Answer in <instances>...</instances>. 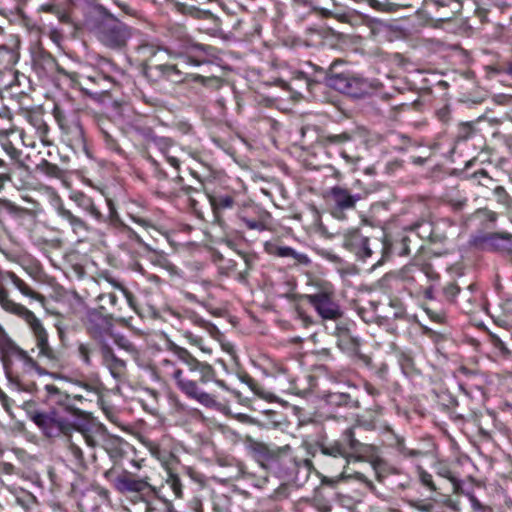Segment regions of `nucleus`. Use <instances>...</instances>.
Returning <instances> with one entry per match:
<instances>
[{
  "instance_id": "obj_27",
  "label": "nucleus",
  "mask_w": 512,
  "mask_h": 512,
  "mask_svg": "<svg viewBox=\"0 0 512 512\" xmlns=\"http://www.w3.org/2000/svg\"><path fill=\"white\" fill-rule=\"evenodd\" d=\"M171 351L182 363L187 365L191 372H199L202 383H207L214 378L215 370L212 365L199 361L186 348L173 344Z\"/></svg>"
},
{
  "instance_id": "obj_39",
  "label": "nucleus",
  "mask_w": 512,
  "mask_h": 512,
  "mask_svg": "<svg viewBox=\"0 0 512 512\" xmlns=\"http://www.w3.org/2000/svg\"><path fill=\"white\" fill-rule=\"evenodd\" d=\"M0 280L1 281H9L13 284V286L19 290V292L31 299L43 302L45 300V297L33 290L23 279H21L18 275H16L12 271H6L4 273H0Z\"/></svg>"
},
{
  "instance_id": "obj_22",
  "label": "nucleus",
  "mask_w": 512,
  "mask_h": 512,
  "mask_svg": "<svg viewBox=\"0 0 512 512\" xmlns=\"http://www.w3.org/2000/svg\"><path fill=\"white\" fill-rule=\"evenodd\" d=\"M328 199L331 215L338 220H344L347 212L355 209L360 196L352 194L347 188L334 186L328 193Z\"/></svg>"
},
{
  "instance_id": "obj_55",
  "label": "nucleus",
  "mask_w": 512,
  "mask_h": 512,
  "mask_svg": "<svg viewBox=\"0 0 512 512\" xmlns=\"http://www.w3.org/2000/svg\"><path fill=\"white\" fill-rule=\"evenodd\" d=\"M37 170L50 178L58 179V178H61L63 175L62 169L57 164L51 163L45 159H43L37 165Z\"/></svg>"
},
{
  "instance_id": "obj_53",
  "label": "nucleus",
  "mask_w": 512,
  "mask_h": 512,
  "mask_svg": "<svg viewBox=\"0 0 512 512\" xmlns=\"http://www.w3.org/2000/svg\"><path fill=\"white\" fill-rule=\"evenodd\" d=\"M0 145H1V148L3 149V151L5 152V154L15 163V164H18L20 166H23L24 163L22 161V151L20 149H18L14 144L13 142L8 139V138H5L3 140H1L0 142Z\"/></svg>"
},
{
  "instance_id": "obj_56",
  "label": "nucleus",
  "mask_w": 512,
  "mask_h": 512,
  "mask_svg": "<svg viewBox=\"0 0 512 512\" xmlns=\"http://www.w3.org/2000/svg\"><path fill=\"white\" fill-rule=\"evenodd\" d=\"M441 292L445 301L452 304L456 303V298L461 295L462 290L456 282L451 281L442 287Z\"/></svg>"
},
{
  "instance_id": "obj_54",
  "label": "nucleus",
  "mask_w": 512,
  "mask_h": 512,
  "mask_svg": "<svg viewBox=\"0 0 512 512\" xmlns=\"http://www.w3.org/2000/svg\"><path fill=\"white\" fill-rule=\"evenodd\" d=\"M241 419L242 420H250L251 423L257 424L258 426H261V427L279 429L282 432L287 431V427L289 425L287 418H283L282 421H274L272 418H265L266 421H264V422H262L258 419H254V418H241Z\"/></svg>"
},
{
  "instance_id": "obj_3",
  "label": "nucleus",
  "mask_w": 512,
  "mask_h": 512,
  "mask_svg": "<svg viewBox=\"0 0 512 512\" xmlns=\"http://www.w3.org/2000/svg\"><path fill=\"white\" fill-rule=\"evenodd\" d=\"M214 51V47L203 44H185L178 51H170L168 48L158 44L143 42L135 48L134 59L141 67L142 74L144 75V71L152 63L165 60L166 57L179 59L189 66L204 65L210 62V58L214 56Z\"/></svg>"
},
{
  "instance_id": "obj_26",
  "label": "nucleus",
  "mask_w": 512,
  "mask_h": 512,
  "mask_svg": "<svg viewBox=\"0 0 512 512\" xmlns=\"http://www.w3.org/2000/svg\"><path fill=\"white\" fill-rule=\"evenodd\" d=\"M428 14H434L437 21L447 22L454 19L463 8V0H423Z\"/></svg>"
},
{
  "instance_id": "obj_29",
  "label": "nucleus",
  "mask_w": 512,
  "mask_h": 512,
  "mask_svg": "<svg viewBox=\"0 0 512 512\" xmlns=\"http://www.w3.org/2000/svg\"><path fill=\"white\" fill-rule=\"evenodd\" d=\"M405 231L430 244L443 243L446 240L445 233L430 220L417 221L406 227Z\"/></svg>"
},
{
  "instance_id": "obj_50",
  "label": "nucleus",
  "mask_w": 512,
  "mask_h": 512,
  "mask_svg": "<svg viewBox=\"0 0 512 512\" xmlns=\"http://www.w3.org/2000/svg\"><path fill=\"white\" fill-rule=\"evenodd\" d=\"M498 214L488 208L476 210L472 218L482 224L485 228H492L497 220Z\"/></svg>"
},
{
  "instance_id": "obj_8",
  "label": "nucleus",
  "mask_w": 512,
  "mask_h": 512,
  "mask_svg": "<svg viewBox=\"0 0 512 512\" xmlns=\"http://www.w3.org/2000/svg\"><path fill=\"white\" fill-rule=\"evenodd\" d=\"M310 291L300 296V299L311 305L322 320L338 321L343 318V311L335 299V288L327 280L310 278Z\"/></svg>"
},
{
  "instance_id": "obj_21",
  "label": "nucleus",
  "mask_w": 512,
  "mask_h": 512,
  "mask_svg": "<svg viewBox=\"0 0 512 512\" xmlns=\"http://www.w3.org/2000/svg\"><path fill=\"white\" fill-rule=\"evenodd\" d=\"M107 212V221L104 224L109 230L115 234L122 235L127 240L138 244L141 247L148 248V245L143 241L141 236L122 219L117 204L112 198H105Z\"/></svg>"
},
{
  "instance_id": "obj_1",
  "label": "nucleus",
  "mask_w": 512,
  "mask_h": 512,
  "mask_svg": "<svg viewBox=\"0 0 512 512\" xmlns=\"http://www.w3.org/2000/svg\"><path fill=\"white\" fill-rule=\"evenodd\" d=\"M246 446L250 455L263 469L280 479L295 481L297 480L302 465L307 471L310 469L311 462L309 460H297L292 454L289 445L279 447L274 444L259 442L248 437Z\"/></svg>"
},
{
  "instance_id": "obj_4",
  "label": "nucleus",
  "mask_w": 512,
  "mask_h": 512,
  "mask_svg": "<svg viewBox=\"0 0 512 512\" xmlns=\"http://www.w3.org/2000/svg\"><path fill=\"white\" fill-rule=\"evenodd\" d=\"M88 420L84 424L70 422L69 418H29L32 425L37 426L46 437L70 436L73 431H79L90 446H101L109 437L104 425L94 422L95 418H80Z\"/></svg>"
},
{
  "instance_id": "obj_63",
  "label": "nucleus",
  "mask_w": 512,
  "mask_h": 512,
  "mask_svg": "<svg viewBox=\"0 0 512 512\" xmlns=\"http://www.w3.org/2000/svg\"><path fill=\"white\" fill-rule=\"evenodd\" d=\"M186 14L199 20H210L214 18V15L209 10H203L196 6H190L187 9Z\"/></svg>"
},
{
  "instance_id": "obj_16",
  "label": "nucleus",
  "mask_w": 512,
  "mask_h": 512,
  "mask_svg": "<svg viewBox=\"0 0 512 512\" xmlns=\"http://www.w3.org/2000/svg\"><path fill=\"white\" fill-rule=\"evenodd\" d=\"M234 225L248 231L271 232L273 231V217L269 211L251 205L238 210Z\"/></svg>"
},
{
  "instance_id": "obj_45",
  "label": "nucleus",
  "mask_w": 512,
  "mask_h": 512,
  "mask_svg": "<svg viewBox=\"0 0 512 512\" xmlns=\"http://www.w3.org/2000/svg\"><path fill=\"white\" fill-rule=\"evenodd\" d=\"M30 0H0V14L3 16L17 15L26 18L25 7Z\"/></svg>"
},
{
  "instance_id": "obj_41",
  "label": "nucleus",
  "mask_w": 512,
  "mask_h": 512,
  "mask_svg": "<svg viewBox=\"0 0 512 512\" xmlns=\"http://www.w3.org/2000/svg\"><path fill=\"white\" fill-rule=\"evenodd\" d=\"M28 122L35 128L36 134L38 135L40 141L43 145L49 146L52 144V141L49 138L50 127L44 120V116L39 112H30L27 115Z\"/></svg>"
},
{
  "instance_id": "obj_10",
  "label": "nucleus",
  "mask_w": 512,
  "mask_h": 512,
  "mask_svg": "<svg viewBox=\"0 0 512 512\" xmlns=\"http://www.w3.org/2000/svg\"><path fill=\"white\" fill-rule=\"evenodd\" d=\"M52 114L61 131L62 142L75 152L86 151L87 141L80 113L74 109L66 110L55 104Z\"/></svg>"
},
{
  "instance_id": "obj_2",
  "label": "nucleus",
  "mask_w": 512,
  "mask_h": 512,
  "mask_svg": "<svg viewBox=\"0 0 512 512\" xmlns=\"http://www.w3.org/2000/svg\"><path fill=\"white\" fill-rule=\"evenodd\" d=\"M149 372L151 379L161 386H168L174 382L188 398L196 400L206 408L214 409L225 416H246L243 413L231 414L226 403L218 402L213 395L201 391L197 381L183 378L182 369L171 360H161L158 365L150 367Z\"/></svg>"
},
{
  "instance_id": "obj_33",
  "label": "nucleus",
  "mask_w": 512,
  "mask_h": 512,
  "mask_svg": "<svg viewBox=\"0 0 512 512\" xmlns=\"http://www.w3.org/2000/svg\"><path fill=\"white\" fill-rule=\"evenodd\" d=\"M126 216L136 225L145 230L155 229L157 222L151 211L138 203L137 201H129L125 206Z\"/></svg>"
},
{
  "instance_id": "obj_20",
  "label": "nucleus",
  "mask_w": 512,
  "mask_h": 512,
  "mask_svg": "<svg viewBox=\"0 0 512 512\" xmlns=\"http://www.w3.org/2000/svg\"><path fill=\"white\" fill-rule=\"evenodd\" d=\"M77 83L69 85L70 88L79 89L86 95L95 96L109 92L115 85L114 78L102 71L94 70L89 75L77 73Z\"/></svg>"
},
{
  "instance_id": "obj_32",
  "label": "nucleus",
  "mask_w": 512,
  "mask_h": 512,
  "mask_svg": "<svg viewBox=\"0 0 512 512\" xmlns=\"http://www.w3.org/2000/svg\"><path fill=\"white\" fill-rule=\"evenodd\" d=\"M103 365L109 370L111 376L118 382L123 383L127 378L126 362L118 358L113 349L102 344L100 347Z\"/></svg>"
},
{
  "instance_id": "obj_52",
  "label": "nucleus",
  "mask_w": 512,
  "mask_h": 512,
  "mask_svg": "<svg viewBox=\"0 0 512 512\" xmlns=\"http://www.w3.org/2000/svg\"><path fill=\"white\" fill-rule=\"evenodd\" d=\"M475 6L474 14L484 24L488 22L490 8L496 4V0H472Z\"/></svg>"
},
{
  "instance_id": "obj_47",
  "label": "nucleus",
  "mask_w": 512,
  "mask_h": 512,
  "mask_svg": "<svg viewBox=\"0 0 512 512\" xmlns=\"http://www.w3.org/2000/svg\"><path fill=\"white\" fill-rule=\"evenodd\" d=\"M101 446L106 450L110 458L116 463L123 457L125 453L124 446H127V443L123 442L118 437H108Z\"/></svg>"
},
{
  "instance_id": "obj_9",
  "label": "nucleus",
  "mask_w": 512,
  "mask_h": 512,
  "mask_svg": "<svg viewBox=\"0 0 512 512\" xmlns=\"http://www.w3.org/2000/svg\"><path fill=\"white\" fill-rule=\"evenodd\" d=\"M142 157L148 161V163L151 166L153 176L157 180H166V179H173L176 183L180 185V191L188 196V204L193 212V214L201 220H205V213L202 210V208L199 205V201L193 197L194 193H198V189L195 187H192L190 185L183 184V177L179 175L180 172V165L181 161L178 157L170 155L168 153L167 155H164L163 158L165 159L166 163L170 165V167L173 168L174 174H169L164 168L160 161L156 160L146 148H143L141 150Z\"/></svg>"
},
{
  "instance_id": "obj_31",
  "label": "nucleus",
  "mask_w": 512,
  "mask_h": 512,
  "mask_svg": "<svg viewBox=\"0 0 512 512\" xmlns=\"http://www.w3.org/2000/svg\"><path fill=\"white\" fill-rule=\"evenodd\" d=\"M69 198L79 209L90 216L96 223L105 224L108 220L107 214L102 213L100 206L96 201L83 191H73L70 193Z\"/></svg>"
},
{
  "instance_id": "obj_57",
  "label": "nucleus",
  "mask_w": 512,
  "mask_h": 512,
  "mask_svg": "<svg viewBox=\"0 0 512 512\" xmlns=\"http://www.w3.org/2000/svg\"><path fill=\"white\" fill-rule=\"evenodd\" d=\"M420 4L423 5V0H391L388 13L397 12L402 9L418 10Z\"/></svg>"
},
{
  "instance_id": "obj_7",
  "label": "nucleus",
  "mask_w": 512,
  "mask_h": 512,
  "mask_svg": "<svg viewBox=\"0 0 512 512\" xmlns=\"http://www.w3.org/2000/svg\"><path fill=\"white\" fill-rule=\"evenodd\" d=\"M357 423L346 429L338 440L328 444L320 443L319 448L323 455L334 458H342L348 465L351 460L357 461L362 459V455L367 453L369 446L360 442L357 438V430L364 428L365 430L374 429L375 425L372 419L361 420L356 418Z\"/></svg>"
},
{
  "instance_id": "obj_17",
  "label": "nucleus",
  "mask_w": 512,
  "mask_h": 512,
  "mask_svg": "<svg viewBox=\"0 0 512 512\" xmlns=\"http://www.w3.org/2000/svg\"><path fill=\"white\" fill-rule=\"evenodd\" d=\"M131 37L130 28L117 19H109L98 26L97 38L108 48L121 49Z\"/></svg>"
},
{
  "instance_id": "obj_64",
  "label": "nucleus",
  "mask_w": 512,
  "mask_h": 512,
  "mask_svg": "<svg viewBox=\"0 0 512 512\" xmlns=\"http://www.w3.org/2000/svg\"><path fill=\"white\" fill-rule=\"evenodd\" d=\"M113 285L115 287H117L121 292L122 294L124 295L128 305L131 307V309H133L136 313H139V308H138V305H137V299L136 297L133 295L132 292H130L125 286H123L122 284H119V283H114L113 282Z\"/></svg>"
},
{
  "instance_id": "obj_35",
  "label": "nucleus",
  "mask_w": 512,
  "mask_h": 512,
  "mask_svg": "<svg viewBox=\"0 0 512 512\" xmlns=\"http://www.w3.org/2000/svg\"><path fill=\"white\" fill-rule=\"evenodd\" d=\"M212 261L217 266L220 275L232 277L239 283L247 282V271H238L235 260L225 258L219 251H213Z\"/></svg>"
},
{
  "instance_id": "obj_13",
  "label": "nucleus",
  "mask_w": 512,
  "mask_h": 512,
  "mask_svg": "<svg viewBox=\"0 0 512 512\" xmlns=\"http://www.w3.org/2000/svg\"><path fill=\"white\" fill-rule=\"evenodd\" d=\"M344 63L341 59H335L329 66L326 73V80L330 87L339 91L342 94L351 96L353 98L363 97L368 88L366 80L351 72H337L338 65Z\"/></svg>"
},
{
  "instance_id": "obj_49",
  "label": "nucleus",
  "mask_w": 512,
  "mask_h": 512,
  "mask_svg": "<svg viewBox=\"0 0 512 512\" xmlns=\"http://www.w3.org/2000/svg\"><path fill=\"white\" fill-rule=\"evenodd\" d=\"M353 139V134L348 131L340 133H328L321 136V143L327 145H343Z\"/></svg>"
},
{
  "instance_id": "obj_11",
  "label": "nucleus",
  "mask_w": 512,
  "mask_h": 512,
  "mask_svg": "<svg viewBox=\"0 0 512 512\" xmlns=\"http://www.w3.org/2000/svg\"><path fill=\"white\" fill-rule=\"evenodd\" d=\"M24 322L29 327L35 343V348H32L31 352L34 353L37 350L36 358L39 361L52 369L59 368L61 352L50 345L49 334L42 321L33 313Z\"/></svg>"
},
{
  "instance_id": "obj_12",
  "label": "nucleus",
  "mask_w": 512,
  "mask_h": 512,
  "mask_svg": "<svg viewBox=\"0 0 512 512\" xmlns=\"http://www.w3.org/2000/svg\"><path fill=\"white\" fill-rule=\"evenodd\" d=\"M212 215L213 222L219 225L223 230H234V219L239 210L234 192L211 191L206 192Z\"/></svg>"
},
{
  "instance_id": "obj_60",
  "label": "nucleus",
  "mask_w": 512,
  "mask_h": 512,
  "mask_svg": "<svg viewBox=\"0 0 512 512\" xmlns=\"http://www.w3.org/2000/svg\"><path fill=\"white\" fill-rule=\"evenodd\" d=\"M189 320L196 326L200 327V328H203L205 329L206 331H208L211 335H214L215 333H218V329L217 327L209 322V321H206L204 320L202 317H200L198 314L192 312L190 313L189 315Z\"/></svg>"
},
{
  "instance_id": "obj_14",
  "label": "nucleus",
  "mask_w": 512,
  "mask_h": 512,
  "mask_svg": "<svg viewBox=\"0 0 512 512\" xmlns=\"http://www.w3.org/2000/svg\"><path fill=\"white\" fill-rule=\"evenodd\" d=\"M356 323L349 318H341L335 322L332 335L336 337L337 347L349 356L362 361L365 364L370 363V358L360 351L361 340L354 335Z\"/></svg>"
},
{
  "instance_id": "obj_38",
  "label": "nucleus",
  "mask_w": 512,
  "mask_h": 512,
  "mask_svg": "<svg viewBox=\"0 0 512 512\" xmlns=\"http://www.w3.org/2000/svg\"><path fill=\"white\" fill-rule=\"evenodd\" d=\"M397 362L401 368L402 373L411 381L416 382L423 378L422 371L417 367L415 360L411 353L405 351H398L396 353Z\"/></svg>"
},
{
  "instance_id": "obj_30",
  "label": "nucleus",
  "mask_w": 512,
  "mask_h": 512,
  "mask_svg": "<svg viewBox=\"0 0 512 512\" xmlns=\"http://www.w3.org/2000/svg\"><path fill=\"white\" fill-rule=\"evenodd\" d=\"M400 280L403 282V289L408 292L411 297H423L426 288L421 284V271L418 265L412 264L403 267L399 273Z\"/></svg>"
},
{
  "instance_id": "obj_34",
  "label": "nucleus",
  "mask_w": 512,
  "mask_h": 512,
  "mask_svg": "<svg viewBox=\"0 0 512 512\" xmlns=\"http://www.w3.org/2000/svg\"><path fill=\"white\" fill-rule=\"evenodd\" d=\"M422 309L428 318L437 324L444 325L447 323V309L444 304H438L433 292V286L426 288L425 295L422 297Z\"/></svg>"
},
{
  "instance_id": "obj_28",
  "label": "nucleus",
  "mask_w": 512,
  "mask_h": 512,
  "mask_svg": "<svg viewBox=\"0 0 512 512\" xmlns=\"http://www.w3.org/2000/svg\"><path fill=\"white\" fill-rule=\"evenodd\" d=\"M458 305L466 314H473L482 310L489 313L484 292L475 283H471L466 290L461 292Z\"/></svg>"
},
{
  "instance_id": "obj_5",
  "label": "nucleus",
  "mask_w": 512,
  "mask_h": 512,
  "mask_svg": "<svg viewBox=\"0 0 512 512\" xmlns=\"http://www.w3.org/2000/svg\"><path fill=\"white\" fill-rule=\"evenodd\" d=\"M343 247L353 253L357 260L374 261L372 266L382 265L392 254L391 237L381 231L379 236H364L359 230L353 229L344 234Z\"/></svg>"
},
{
  "instance_id": "obj_43",
  "label": "nucleus",
  "mask_w": 512,
  "mask_h": 512,
  "mask_svg": "<svg viewBox=\"0 0 512 512\" xmlns=\"http://www.w3.org/2000/svg\"><path fill=\"white\" fill-rule=\"evenodd\" d=\"M0 215H8L19 222L27 218L32 219L31 212L27 208L20 207L7 199H0Z\"/></svg>"
},
{
  "instance_id": "obj_36",
  "label": "nucleus",
  "mask_w": 512,
  "mask_h": 512,
  "mask_svg": "<svg viewBox=\"0 0 512 512\" xmlns=\"http://www.w3.org/2000/svg\"><path fill=\"white\" fill-rule=\"evenodd\" d=\"M58 216L68 223L73 233L78 238H87L92 232L93 228L83 218L75 215L70 209L64 205H59L57 208Z\"/></svg>"
},
{
  "instance_id": "obj_6",
  "label": "nucleus",
  "mask_w": 512,
  "mask_h": 512,
  "mask_svg": "<svg viewBox=\"0 0 512 512\" xmlns=\"http://www.w3.org/2000/svg\"><path fill=\"white\" fill-rule=\"evenodd\" d=\"M3 367L8 382L16 390L32 392L36 384L34 372L42 373L38 359L19 346H11L3 356Z\"/></svg>"
},
{
  "instance_id": "obj_15",
  "label": "nucleus",
  "mask_w": 512,
  "mask_h": 512,
  "mask_svg": "<svg viewBox=\"0 0 512 512\" xmlns=\"http://www.w3.org/2000/svg\"><path fill=\"white\" fill-rule=\"evenodd\" d=\"M106 309L105 304L88 309L82 320L87 334L101 345L112 335L113 329V313H106Z\"/></svg>"
},
{
  "instance_id": "obj_37",
  "label": "nucleus",
  "mask_w": 512,
  "mask_h": 512,
  "mask_svg": "<svg viewBox=\"0 0 512 512\" xmlns=\"http://www.w3.org/2000/svg\"><path fill=\"white\" fill-rule=\"evenodd\" d=\"M0 307L7 313L17 316L25 321L34 312L29 310L24 305L15 302L11 297L8 289L3 285L0 280Z\"/></svg>"
},
{
  "instance_id": "obj_18",
  "label": "nucleus",
  "mask_w": 512,
  "mask_h": 512,
  "mask_svg": "<svg viewBox=\"0 0 512 512\" xmlns=\"http://www.w3.org/2000/svg\"><path fill=\"white\" fill-rule=\"evenodd\" d=\"M94 123L104 148L111 154L127 160L128 154L119 142L121 131L117 125L109 117L102 115L96 116Z\"/></svg>"
},
{
  "instance_id": "obj_24",
  "label": "nucleus",
  "mask_w": 512,
  "mask_h": 512,
  "mask_svg": "<svg viewBox=\"0 0 512 512\" xmlns=\"http://www.w3.org/2000/svg\"><path fill=\"white\" fill-rule=\"evenodd\" d=\"M178 62L169 63L164 60H159L152 63L147 70L144 71V77L153 83L159 81L181 82L183 80V73L179 69V64H184L181 60L176 59Z\"/></svg>"
},
{
  "instance_id": "obj_40",
  "label": "nucleus",
  "mask_w": 512,
  "mask_h": 512,
  "mask_svg": "<svg viewBox=\"0 0 512 512\" xmlns=\"http://www.w3.org/2000/svg\"><path fill=\"white\" fill-rule=\"evenodd\" d=\"M432 401L436 410L444 414H453L458 406L457 399L447 390L433 392Z\"/></svg>"
},
{
  "instance_id": "obj_23",
  "label": "nucleus",
  "mask_w": 512,
  "mask_h": 512,
  "mask_svg": "<svg viewBox=\"0 0 512 512\" xmlns=\"http://www.w3.org/2000/svg\"><path fill=\"white\" fill-rule=\"evenodd\" d=\"M105 477L111 481L113 487L120 493H143L146 490H152V486L146 479L136 477L133 473L123 470L116 473L113 469L105 472Z\"/></svg>"
},
{
  "instance_id": "obj_62",
  "label": "nucleus",
  "mask_w": 512,
  "mask_h": 512,
  "mask_svg": "<svg viewBox=\"0 0 512 512\" xmlns=\"http://www.w3.org/2000/svg\"><path fill=\"white\" fill-rule=\"evenodd\" d=\"M390 306L394 308L393 319L409 321V315L406 312L405 307L399 299H393L390 301Z\"/></svg>"
},
{
  "instance_id": "obj_19",
  "label": "nucleus",
  "mask_w": 512,
  "mask_h": 512,
  "mask_svg": "<svg viewBox=\"0 0 512 512\" xmlns=\"http://www.w3.org/2000/svg\"><path fill=\"white\" fill-rule=\"evenodd\" d=\"M33 63L38 72L45 75L56 74L57 77L66 82L68 86L77 83V72L66 70L49 51L43 48H39L34 53Z\"/></svg>"
},
{
  "instance_id": "obj_51",
  "label": "nucleus",
  "mask_w": 512,
  "mask_h": 512,
  "mask_svg": "<svg viewBox=\"0 0 512 512\" xmlns=\"http://www.w3.org/2000/svg\"><path fill=\"white\" fill-rule=\"evenodd\" d=\"M69 452L75 465L74 472L77 478H81V472L87 468L82 450L74 443L69 445Z\"/></svg>"
},
{
  "instance_id": "obj_44",
  "label": "nucleus",
  "mask_w": 512,
  "mask_h": 512,
  "mask_svg": "<svg viewBox=\"0 0 512 512\" xmlns=\"http://www.w3.org/2000/svg\"><path fill=\"white\" fill-rule=\"evenodd\" d=\"M37 12L52 14L57 17L60 23L72 24L70 12L59 3H56L55 1L41 4L37 8Z\"/></svg>"
},
{
  "instance_id": "obj_25",
  "label": "nucleus",
  "mask_w": 512,
  "mask_h": 512,
  "mask_svg": "<svg viewBox=\"0 0 512 512\" xmlns=\"http://www.w3.org/2000/svg\"><path fill=\"white\" fill-rule=\"evenodd\" d=\"M266 254L276 258L290 259L295 265H308L310 259L305 253H300L294 248L284 245L281 238L276 237L263 243Z\"/></svg>"
},
{
  "instance_id": "obj_61",
  "label": "nucleus",
  "mask_w": 512,
  "mask_h": 512,
  "mask_svg": "<svg viewBox=\"0 0 512 512\" xmlns=\"http://www.w3.org/2000/svg\"><path fill=\"white\" fill-rule=\"evenodd\" d=\"M301 380L302 379L300 377H296V378H293L292 380H290V389L295 394H300V393L305 392L306 390L310 389L313 385L314 377L311 375H308V374L303 375V380L309 381L308 387H302L300 385Z\"/></svg>"
},
{
  "instance_id": "obj_58",
  "label": "nucleus",
  "mask_w": 512,
  "mask_h": 512,
  "mask_svg": "<svg viewBox=\"0 0 512 512\" xmlns=\"http://www.w3.org/2000/svg\"><path fill=\"white\" fill-rule=\"evenodd\" d=\"M393 436H394L395 441H396V444H395L396 449L404 457H421V456H424L426 454L425 452H423L421 450L407 448L405 446V444H404V438L403 437L398 436L396 434H393Z\"/></svg>"
},
{
  "instance_id": "obj_48",
  "label": "nucleus",
  "mask_w": 512,
  "mask_h": 512,
  "mask_svg": "<svg viewBox=\"0 0 512 512\" xmlns=\"http://www.w3.org/2000/svg\"><path fill=\"white\" fill-rule=\"evenodd\" d=\"M325 402L330 406H358L357 401H352L351 397L347 393H328L324 396Z\"/></svg>"
},
{
  "instance_id": "obj_46",
  "label": "nucleus",
  "mask_w": 512,
  "mask_h": 512,
  "mask_svg": "<svg viewBox=\"0 0 512 512\" xmlns=\"http://www.w3.org/2000/svg\"><path fill=\"white\" fill-rule=\"evenodd\" d=\"M501 311L496 315H491L493 322L504 329H512V298L505 301L501 306Z\"/></svg>"
},
{
  "instance_id": "obj_42",
  "label": "nucleus",
  "mask_w": 512,
  "mask_h": 512,
  "mask_svg": "<svg viewBox=\"0 0 512 512\" xmlns=\"http://www.w3.org/2000/svg\"><path fill=\"white\" fill-rule=\"evenodd\" d=\"M2 485L15 497L16 503L26 511H30L36 506L37 498L31 492L13 485H6L3 481Z\"/></svg>"
},
{
  "instance_id": "obj_59",
  "label": "nucleus",
  "mask_w": 512,
  "mask_h": 512,
  "mask_svg": "<svg viewBox=\"0 0 512 512\" xmlns=\"http://www.w3.org/2000/svg\"><path fill=\"white\" fill-rule=\"evenodd\" d=\"M150 142L159 150L162 156L170 153V149L173 146V141L168 137L153 136Z\"/></svg>"
}]
</instances>
